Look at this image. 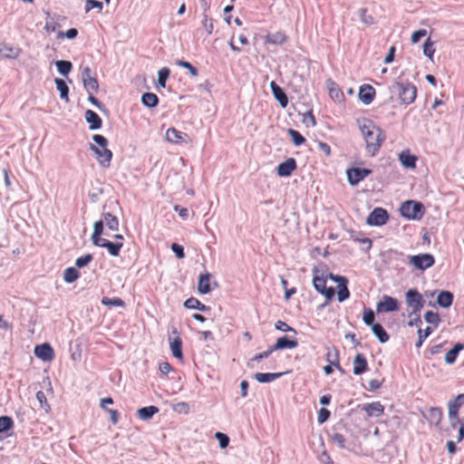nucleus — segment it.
<instances>
[{"mask_svg": "<svg viewBox=\"0 0 464 464\" xmlns=\"http://www.w3.org/2000/svg\"><path fill=\"white\" fill-rule=\"evenodd\" d=\"M104 225L111 231H117L119 229V220L117 217L110 212L103 213L102 219L94 223L92 241L94 246L106 248L111 256H118L123 246L124 237L121 234H116L113 236L114 242H111L102 237Z\"/></svg>", "mask_w": 464, "mask_h": 464, "instance_id": "f257e3e1", "label": "nucleus"}, {"mask_svg": "<svg viewBox=\"0 0 464 464\" xmlns=\"http://www.w3.org/2000/svg\"><path fill=\"white\" fill-rule=\"evenodd\" d=\"M356 122L365 142L367 153L372 157L376 156L386 140L385 131L368 118L358 119Z\"/></svg>", "mask_w": 464, "mask_h": 464, "instance_id": "f03ea898", "label": "nucleus"}, {"mask_svg": "<svg viewBox=\"0 0 464 464\" xmlns=\"http://www.w3.org/2000/svg\"><path fill=\"white\" fill-rule=\"evenodd\" d=\"M92 140L100 147L98 148L93 144H91L90 146L91 150H93L97 155V160L100 165H102L104 168L109 167L111 161L112 152L107 148V139L102 135L95 134L92 137Z\"/></svg>", "mask_w": 464, "mask_h": 464, "instance_id": "7ed1b4c3", "label": "nucleus"}, {"mask_svg": "<svg viewBox=\"0 0 464 464\" xmlns=\"http://www.w3.org/2000/svg\"><path fill=\"white\" fill-rule=\"evenodd\" d=\"M331 273H322L321 275H314L313 284L317 292L325 296L326 300L331 301L335 295V286L328 285L329 276Z\"/></svg>", "mask_w": 464, "mask_h": 464, "instance_id": "20e7f679", "label": "nucleus"}, {"mask_svg": "<svg viewBox=\"0 0 464 464\" xmlns=\"http://www.w3.org/2000/svg\"><path fill=\"white\" fill-rule=\"evenodd\" d=\"M392 91L398 92L401 102L406 105L412 103L417 96V88L411 82H395L392 86Z\"/></svg>", "mask_w": 464, "mask_h": 464, "instance_id": "39448f33", "label": "nucleus"}, {"mask_svg": "<svg viewBox=\"0 0 464 464\" xmlns=\"http://www.w3.org/2000/svg\"><path fill=\"white\" fill-rule=\"evenodd\" d=\"M400 212L408 219L420 220L424 215L425 208L420 202L408 200L401 204Z\"/></svg>", "mask_w": 464, "mask_h": 464, "instance_id": "423d86ee", "label": "nucleus"}, {"mask_svg": "<svg viewBox=\"0 0 464 464\" xmlns=\"http://www.w3.org/2000/svg\"><path fill=\"white\" fill-rule=\"evenodd\" d=\"M464 404V393L459 394L449 402V420L452 429H456L460 422L459 419V408Z\"/></svg>", "mask_w": 464, "mask_h": 464, "instance_id": "0eeeda50", "label": "nucleus"}, {"mask_svg": "<svg viewBox=\"0 0 464 464\" xmlns=\"http://www.w3.org/2000/svg\"><path fill=\"white\" fill-rule=\"evenodd\" d=\"M409 263L419 270H425L434 265L435 259L431 254L425 253L411 256L409 258Z\"/></svg>", "mask_w": 464, "mask_h": 464, "instance_id": "6e6552de", "label": "nucleus"}, {"mask_svg": "<svg viewBox=\"0 0 464 464\" xmlns=\"http://www.w3.org/2000/svg\"><path fill=\"white\" fill-rule=\"evenodd\" d=\"M406 303L411 308L412 313H419L423 305L424 299L416 289H410L406 293Z\"/></svg>", "mask_w": 464, "mask_h": 464, "instance_id": "1a4fd4ad", "label": "nucleus"}, {"mask_svg": "<svg viewBox=\"0 0 464 464\" xmlns=\"http://www.w3.org/2000/svg\"><path fill=\"white\" fill-rule=\"evenodd\" d=\"M329 277L333 283L337 284L336 288L338 301L343 302L344 300H346L350 295V292L347 287L348 280L344 276H339L334 275H330Z\"/></svg>", "mask_w": 464, "mask_h": 464, "instance_id": "9d476101", "label": "nucleus"}, {"mask_svg": "<svg viewBox=\"0 0 464 464\" xmlns=\"http://www.w3.org/2000/svg\"><path fill=\"white\" fill-rule=\"evenodd\" d=\"M171 334L174 335L173 338L169 337V346L171 350L172 355L179 359V361H183V353H182V339L180 337L179 332L177 328H172Z\"/></svg>", "mask_w": 464, "mask_h": 464, "instance_id": "9b49d317", "label": "nucleus"}, {"mask_svg": "<svg viewBox=\"0 0 464 464\" xmlns=\"http://www.w3.org/2000/svg\"><path fill=\"white\" fill-rule=\"evenodd\" d=\"M82 79L83 86L87 92H97L99 90V82L95 76H92L90 67L83 68L82 72Z\"/></svg>", "mask_w": 464, "mask_h": 464, "instance_id": "f8f14e48", "label": "nucleus"}, {"mask_svg": "<svg viewBox=\"0 0 464 464\" xmlns=\"http://www.w3.org/2000/svg\"><path fill=\"white\" fill-rule=\"evenodd\" d=\"M389 218L388 212L382 208H374L367 218V223L371 226H382Z\"/></svg>", "mask_w": 464, "mask_h": 464, "instance_id": "ddd939ff", "label": "nucleus"}, {"mask_svg": "<svg viewBox=\"0 0 464 464\" xmlns=\"http://www.w3.org/2000/svg\"><path fill=\"white\" fill-rule=\"evenodd\" d=\"M399 303L397 299L384 295L382 299L377 304V312L379 313H388L394 312L399 310Z\"/></svg>", "mask_w": 464, "mask_h": 464, "instance_id": "4468645a", "label": "nucleus"}, {"mask_svg": "<svg viewBox=\"0 0 464 464\" xmlns=\"http://www.w3.org/2000/svg\"><path fill=\"white\" fill-rule=\"evenodd\" d=\"M326 86L331 99L336 103H342L345 101V96L339 85L333 81L328 79L326 81Z\"/></svg>", "mask_w": 464, "mask_h": 464, "instance_id": "2eb2a0df", "label": "nucleus"}, {"mask_svg": "<svg viewBox=\"0 0 464 464\" xmlns=\"http://www.w3.org/2000/svg\"><path fill=\"white\" fill-rule=\"evenodd\" d=\"M34 354L37 358L44 362H51L54 358V351L49 343L36 345Z\"/></svg>", "mask_w": 464, "mask_h": 464, "instance_id": "dca6fc26", "label": "nucleus"}, {"mask_svg": "<svg viewBox=\"0 0 464 464\" xmlns=\"http://www.w3.org/2000/svg\"><path fill=\"white\" fill-rule=\"evenodd\" d=\"M371 172L368 169L353 168L347 170V178L351 185H357Z\"/></svg>", "mask_w": 464, "mask_h": 464, "instance_id": "f3484780", "label": "nucleus"}, {"mask_svg": "<svg viewBox=\"0 0 464 464\" xmlns=\"http://www.w3.org/2000/svg\"><path fill=\"white\" fill-rule=\"evenodd\" d=\"M297 168L294 158H288L277 166V175L280 177H289Z\"/></svg>", "mask_w": 464, "mask_h": 464, "instance_id": "a211bd4d", "label": "nucleus"}, {"mask_svg": "<svg viewBox=\"0 0 464 464\" xmlns=\"http://www.w3.org/2000/svg\"><path fill=\"white\" fill-rule=\"evenodd\" d=\"M375 89L370 84H363L360 87L359 99L366 105L372 102L375 98Z\"/></svg>", "mask_w": 464, "mask_h": 464, "instance_id": "6ab92c4d", "label": "nucleus"}, {"mask_svg": "<svg viewBox=\"0 0 464 464\" xmlns=\"http://www.w3.org/2000/svg\"><path fill=\"white\" fill-rule=\"evenodd\" d=\"M362 410L366 412L367 417H380L384 413V406L380 401L363 404Z\"/></svg>", "mask_w": 464, "mask_h": 464, "instance_id": "aec40b11", "label": "nucleus"}, {"mask_svg": "<svg viewBox=\"0 0 464 464\" xmlns=\"http://www.w3.org/2000/svg\"><path fill=\"white\" fill-rule=\"evenodd\" d=\"M187 137V134L178 130L175 128H169L166 131V140L170 143L180 144L185 142V138Z\"/></svg>", "mask_w": 464, "mask_h": 464, "instance_id": "412c9836", "label": "nucleus"}, {"mask_svg": "<svg viewBox=\"0 0 464 464\" xmlns=\"http://www.w3.org/2000/svg\"><path fill=\"white\" fill-rule=\"evenodd\" d=\"M21 53L18 47H14L8 44H2L0 45V56L7 59H16Z\"/></svg>", "mask_w": 464, "mask_h": 464, "instance_id": "4be33fe9", "label": "nucleus"}, {"mask_svg": "<svg viewBox=\"0 0 464 464\" xmlns=\"http://www.w3.org/2000/svg\"><path fill=\"white\" fill-rule=\"evenodd\" d=\"M368 368V362L365 356L362 353L356 354L353 360V374L360 375L366 372Z\"/></svg>", "mask_w": 464, "mask_h": 464, "instance_id": "5701e85b", "label": "nucleus"}, {"mask_svg": "<svg viewBox=\"0 0 464 464\" xmlns=\"http://www.w3.org/2000/svg\"><path fill=\"white\" fill-rule=\"evenodd\" d=\"M270 87L275 98L279 102L282 108H285L288 104V99L283 89L274 81L271 82Z\"/></svg>", "mask_w": 464, "mask_h": 464, "instance_id": "b1692460", "label": "nucleus"}, {"mask_svg": "<svg viewBox=\"0 0 464 464\" xmlns=\"http://www.w3.org/2000/svg\"><path fill=\"white\" fill-rule=\"evenodd\" d=\"M298 346V342L296 339H289L286 336L279 337L276 343L273 345V349L283 350V349H294Z\"/></svg>", "mask_w": 464, "mask_h": 464, "instance_id": "393cba45", "label": "nucleus"}, {"mask_svg": "<svg viewBox=\"0 0 464 464\" xmlns=\"http://www.w3.org/2000/svg\"><path fill=\"white\" fill-rule=\"evenodd\" d=\"M399 160L401 165L408 169H415L417 157L411 154L410 150H406L399 154Z\"/></svg>", "mask_w": 464, "mask_h": 464, "instance_id": "a878e982", "label": "nucleus"}, {"mask_svg": "<svg viewBox=\"0 0 464 464\" xmlns=\"http://www.w3.org/2000/svg\"><path fill=\"white\" fill-rule=\"evenodd\" d=\"M85 119L90 124L92 130H97L102 127V121L100 116L93 111L88 110L85 112Z\"/></svg>", "mask_w": 464, "mask_h": 464, "instance_id": "bb28decb", "label": "nucleus"}, {"mask_svg": "<svg viewBox=\"0 0 464 464\" xmlns=\"http://www.w3.org/2000/svg\"><path fill=\"white\" fill-rule=\"evenodd\" d=\"M286 39H287V37H286L285 34L282 31H279V32L268 34L266 36L265 41H266V44L280 45V44H283L286 41Z\"/></svg>", "mask_w": 464, "mask_h": 464, "instance_id": "cd10ccee", "label": "nucleus"}, {"mask_svg": "<svg viewBox=\"0 0 464 464\" xmlns=\"http://www.w3.org/2000/svg\"><path fill=\"white\" fill-rule=\"evenodd\" d=\"M326 361L334 365L337 370H339L341 372H343V370L340 364V359H339V353L338 350L335 348L328 350L326 353Z\"/></svg>", "mask_w": 464, "mask_h": 464, "instance_id": "c85d7f7f", "label": "nucleus"}, {"mask_svg": "<svg viewBox=\"0 0 464 464\" xmlns=\"http://www.w3.org/2000/svg\"><path fill=\"white\" fill-rule=\"evenodd\" d=\"M159 408L157 406H148L143 407L138 410L137 415L140 420H147L152 418V416L159 412Z\"/></svg>", "mask_w": 464, "mask_h": 464, "instance_id": "c756f323", "label": "nucleus"}, {"mask_svg": "<svg viewBox=\"0 0 464 464\" xmlns=\"http://www.w3.org/2000/svg\"><path fill=\"white\" fill-rule=\"evenodd\" d=\"M464 349L463 343H456L452 349L448 351L445 354V362L448 364H452L455 362L457 356L460 351Z\"/></svg>", "mask_w": 464, "mask_h": 464, "instance_id": "7c9ffc66", "label": "nucleus"}, {"mask_svg": "<svg viewBox=\"0 0 464 464\" xmlns=\"http://www.w3.org/2000/svg\"><path fill=\"white\" fill-rule=\"evenodd\" d=\"M442 411L440 408L431 407L428 411L427 419L431 424L438 425L442 420Z\"/></svg>", "mask_w": 464, "mask_h": 464, "instance_id": "2f4dec72", "label": "nucleus"}, {"mask_svg": "<svg viewBox=\"0 0 464 464\" xmlns=\"http://www.w3.org/2000/svg\"><path fill=\"white\" fill-rule=\"evenodd\" d=\"M452 302L453 295L448 291H441L437 297L438 304L444 308L450 306Z\"/></svg>", "mask_w": 464, "mask_h": 464, "instance_id": "473e14b6", "label": "nucleus"}, {"mask_svg": "<svg viewBox=\"0 0 464 464\" xmlns=\"http://www.w3.org/2000/svg\"><path fill=\"white\" fill-rule=\"evenodd\" d=\"M198 290L201 294H208L210 292V275H200L198 284Z\"/></svg>", "mask_w": 464, "mask_h": 464, "instance_id": "72a5a7b5", "label": "nucleus"}, {"mask_svg": "<svg viewBox=\"0 0 464 464\" xmlns=\"http://www.w3.org/2000/svg\"><path fill=\"white\" fill-rule=\"evenodd\" d=\"M282 374H283L282 372H277V373L257 372V373L255 374V379L258 382H262V383H264V382H271L276 380L277 378H279Z\"/></svg>", "mask_w": 464, "mask_h": 464, "instance_id": "f704fd0d", "label": "nucleus"}, {"mask_svg": "<svg viewBox=\"0 0 464 464\" xmlns=\"http://www.w3.org/2000/svg\"><path fill=\"white\" fill-rule=\"evenodd\" d=\"M54 82H55L57 90L60 92L61 99L64 100L65 102H68L69 101V96H68L69 88H68L66 82L63 79H60V78H56L54 80Z\"/></svg>", "mask_w": 464, "mask_h": 464, "instance_id": "c9c22d12", "label": "nucleus"}, {"mask_svg": "<svg viewBox=\"0 0 464 464\" xmlns=\"http://www.w3.org/2000/svg\"><path fill=\"white\" fill-rule=\"evenodd\" d=\"M184 306L188 309H198L200 311H207L208 309V307L200 303V301L195 297L187 299L184 303Z\"/></svg>", "mask_w": 464, "mask_h": 464, "instance_id": "e433bc0d", "label": "nucleus"}, {"mask_svg": "<svg viewBox=\"0 0 464 464\" xmlns=\"http://www.w3.org/2000/svg\"><path fill=\"white\" fill-rule=\"evenodd\" d=\"M141 101L145 106L154 108L158 105L159 98L155 93L146 92L142 95Z\"/></svg>", "mask_w": 464, "mask_h": 464, "instance_id": "4c0bfd02", "label": "nucleus"}, {"mask_svg": "<svg viewBox=\"0 0 464 464\" xmlns=\"http://www.w3.org/2000/svg\"><path fill=\"white\" fill-rule=\"evenodd\" d=\"M372 330L381 343H386L389 340V334L380 324H373Z\"/></svg>", "mask_w": 464, "mask_h": 464, "instance_id": "58836bf2", "label": "nucleus"}, {"mask_svg": "<svg viewBox=\"0 0 464 464\" xmlns=\"http://www.w3.org/2000/svg\"><path fill=\"white\" fill-rule=\"evenodd\" d=\"M79 277V272L74 267H68L63 272V279L67 283H72Z\"/></svg>", "mask_w": 464, "mask_h": 464, "instance_id": "ea45409f", "label": "nucleus"}, {"mask_svg": "<svg viewBox=\"0 0 464 464\" xmlns=\"http://www.w3.org/2000/svg\"><path fill=\"white\" fill-rule=\"evenodd\" d=\"M102 304L104 305H107V306H118V307L125 306L124 301L119 297L110 298V297L105 296L102 299Z\"/></svg>", "mask_w": 464, "mask_h": 464, "instance_id": "a19ab883", "label": "nucleus"}, {"mask_svg": "<svg viewBox=\"0 0 464 464\" xmlns=\"http://www.w3.org/2000/svg\"><path fill=\"white\" fill-rule=\"evenodd\" d=\"M55 64L58 72L63 75H67L72 68V64L69 61H57Z\"/></svg>", "mask_w": 464, "mask_h": 464, "instance_id": "79ce46f5", "label": "nucleus"}, {"mask_svg": "<svg viewBox=\"0 0 464 464\" xmlns=\"http://www.w3.org/2000/svg\"><path fill=\"white\" fill-rule=\"evenodd\" d=\"M14 421L11 417L2 416L0 417V433L5 432L12 429Z\"/></svg>", "mask_w": 464, "mask_h": 464, "instance_id": "37998d69", "label": "nucleus"}, {"mask_svg": "<svg viewBox=\"0 0 464 464\" xmlns=\"http://www.w3.org/2000/svg\"><path fill=\"white\" fill-rule=\"evenodd\" d=\"M288 133L295 146H300L305 142V139L301 135L299 131L290 129Z\"/></svg>", "mask_w": 464, "mask_h": 464, "instance_id": "c03bdc74", "label": "nucleus"}, {"mask_svg": "<svg viewBox=\"0 0 464 464\" xmlns=\"http://www.w3.org/2000/svg\"><path fill=\"white\" fill-rule=\"evenodd\" d=\"M36 399L40 403V406L46 411L49 412L51 411V406L47 401V398L43 391H38L36 392Z\"/></svg>", "mask_w": 464, "mask_h": 464, "instance_id": "a18cd8bd", "label": "nucleus"}, {"mask_svg": "<svg viewBox=\"0 0 464 464\" xmlns=\"http://www.w3.org/2000/svg\"><path fill=\"white\" fill-rule=\"evenodd\" d=\"M423 53L427 57H429L430 59H432L434 53H435V48H434L433 42L430 41V38H428L425 41L424 45H423Z\"/></svg>", "mask_w": 464, "mask_h": 464, "instance_id": "49530a36", "label": "nucleus"}, {"mask_svg": "<svg viewBox=\"0 0 464 464\" xmlns=\"http://www.w3.org/2000/svg\"><path fill=\"white\" fill-rule=\"evenodd\" d=\"M169 73H170V71L169 68L167 67H164L162 69H160L158 72V82H159V84L162 87H165L166 86V81L167 79L169 78Z\"/></svg>", "mask_w": 464, "mask_h": 464, "instance_id": "de8ad7c7", "label": "nucleus"}, {"mask_svg": "<svg viewBox=\"0 0 464 464\" xmlns=\"http://www.w3.org/2000/svg\"><path fill=\"white\" fill-rule=\"evenodd\" d=\"M424 317L429 324H433L435 327L438 326L440 321L439 314L432 311H427L424 314Z\"/></svg>", "mask_w": 464, "mask_h": 464, "instance_id": "09e8293b", "label": "nucleus"}, {"mask_svg": "<svg viewBox=\"0 0 464 464\" xmlns=\"http://www.w3.org/2000/svg\"><path fill=\"white\" fill-rule=\"evenodd\" d=\"M92 259H93V256L92 254H86L84 256L78 257L75 261V265L79 268L84 267V266H88Z\"/></svg>", "mask_w": 464, "mask_h": 464, "instance_id": "8fccbe9b", "label": "nucleus"}, {"mask_svg": "<svg viewBox=\"0 0 464 464\" xmlns=\"http://www.w3.org/2000/svg\"><path fill=\"white\" fill-rule=\"evenodd\" d=\"M362 319L367 325L372 326L376 324L374 323V313L370 308L364 309Z\"/></svg>", "mask_w": 464, "mask_h": 464, "instance_id": "3c124183", "label": "nucleus"}, {"mask_svg": "<svg viewBox=\"0 0 464 464\" xmlns=\"http://www.w3.org/2000/svg\"><path fill=\"white\" fill-rule=\"evenodd\" d=\"M177 64L180 67L188 69L192 76H197L198 73V69L188 62L179 60Z\"/></svg>", "mask_w": 464, "mask_h": 464, "instance_id": "603ef678", "label": "nucleus"}, {"mask_svg": "<svg viewBox=\"0 0 464 464\" xmlns=\"http://www.w3.org/2000/svg\"><path fill=\"white\" fill-rule=\"evenodd\" d=\"M202 25L208 34H211L214 30V24L213 20L211 18H208L207 14H204L203 20H202Z\"/></svg>", "mask_w": 464, "mask_h": 464, "instance_id": "864d4df0", "label": "nucleus"}, {"mask_svg": "<svg viewBox=\"0 0 464 464\" xmlns=\"http://www.w3.org/2000/svg\"><path fill=\"white\" fill-rule=\"evenodd\" d=\"M275 327H276V329L282 331V332H293V333L296 334V331L293 327H291L285 322L281 321V320H278L275 324Z\"/></svg>", "mask_w": 464, "mask_h": 464, "instance_id": "5fc2aeb1", "label": "nucleus"}, {"mask_svg": "<svg viewBox=\"0 0 464 464\" xmlns=\"http://www.w3.org/2000/svg\"><path fill=\"white\" fill-rule=\"evenodd\" d=\"M215 437L217 438V440H218L219 442V445L222 449H225L227 447L228 443H229V438L225 434V433H222V432H217L215 434Z\"/></svg>", "mask_w": 464, "mask_h": 464, "instance_id": "6e6d98bb", "label": "nucleus"}, {"mask_svg": "<svg viewBox=\"0 0 464 464\" xmlns=\"http://www.w3.org/2000/svg\"><path fill=\"white\" fill-rule=\"evenodd\" d=\"M93 8L102 9V3L97 0H86L85 11L89 12Z\"/></svg>", "mask_w": 464, "mask_h": 464, "instance_id": "4d7b16f0", "label": "nucleus"}, {"mask_svg": "<svg viewBox=\"0 0 464 464\" xmlns=\"http://www.w3.org/2000/svg\"><path fill=\"white\" fill-rule=\"evenodd\" d=\"M427 34V30L426 29H420L418 31H415L412 34H411V43L412 44H417L422 37L426 36Z\"/></svg>", "mask_w": 464, "mask_h": 464, "instance_id": "13d9d810", "label": "nucleus"}, {"mask_svg": "<svg viewBox=\"0 0 464 464\" xmlns=\"http://www.w3.org/2000/svg\"><path fill=\"white\" fill-rule=\"evenodd\" d=\"M330 417V411L325 409V408H322L319 412H318V421L319 423H324Z\"/></svg>", "mask_w": 464, "mask_h": 464, "instance_id": "bf43d9fd", "label": "nucleus"}, {"mask_svg": "<svg viewBox=\"0 0 464 464\" xmlns=\"http://www.w3.org/2000/svg\"><path fill=\"white\" fill-rule=\"evenodd\" d=\"M171 249L179 258H183L185 256L184 248L181 245L173 243L171 246Z\"/></svg>", "mask_w": 464, "mask_h": 464, "instance_id": "052dcab7", "label": "nucleus"}, {"mask_svg": "<svg viewBox=\"0 0 464 464\" xmlns=\"http://www.w3.org/2000/svg\"><path fill=\"white\" fill-rule=\"evenodd\" d=\"M274 351H276L275 349H273V346L269 347L266 351L263 352V353H257L254 356L253 360L254 361H260L264 358H267Z\"/></svg>", "mask_w": 464, "mask_h": 464, "instance_id": "680f3d73", "label": "nucleus"}, {"mask_svg": "<svg viewBox=\"0 0 464 464\" xmlns=\"http://www.w3.org/2000/svg\"><path fill=\"white\" fill-rule=\"evenodd\" d=\"M333 440L334 442H336L341 448H344L345 447V439L343 437V435L340 434V433H335L334 434L333 436Z\"/></svg>", "mask_w": 464, "mask_h": 464, "instance_id": "e2e57ef3", "label": "nucleus"}, {"mask_svg": "<svg viewBox=\"0 0 464 464\" xmlns=\"http://www.w3.org/2000/svg\"><path fill=\"white\" fill-rule=\"evenodd\" d=\"M110 414L111 421L113 424H117L119 421V412L116 410L107 409L105 410Z\"/></svg>", "mask_w": 464, "mask_h": 464, "instance_id": "0e129e2a", "label": "nucleus"}, {"mask_svg": "<svg viewBox=\"0 0 464 464\" xmlns=\"http://www.w3.org/2000/svg\"><path fill=\"white\" fill-rule=\"evenodd\" d=\"M159 369L161 373H163L164 375H167L169 372H171L172 367L169 362H164L160 363Z\"/></svg>", "mask_w": 464, "mask_h": 464, "instance_id": "69168bd1", "label": "nucleus"}, {"mask_svg": "<svg viewBox=\"0 0 464 464\" xmlns=\"http://www.w3.org/2000/svg\"><path fill=\"white\" fill-rule=\"evenodd\" d=\"M78 31L75 28H71L67 30L65 33H60V36H65L69 39H73L77 36Z\"/></svg>", "mask_w": 464, "mask_h": 464, "instance_id": "338daca9", "label": "nucleus"}, {"mask_svg": "<svg viewBox=\"0 0 464 464\" xmlns=\"http://www.w3.org/2000/svg\"><path fill=\"white\" fill-rule=\"evenodd\" d=\"M320 461L323 464H334L333 459H331L330 455L327 454L325 451L322 453L320 457Z\"/></svg>", "mask_w": 464, "mask_h": 464, "instance_id": "774afa93", "label": "nucleus"}]
</instances>
